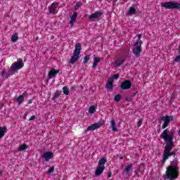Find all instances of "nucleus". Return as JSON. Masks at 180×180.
<instances>
[{"instance_id":"1","label":"nucleus","mask_w":180,"mask_h":180,"mask_svg":"<svg viewBox=\"0 0 180 180\" xmlns=\"http://www.w3.org/2000/svg\"><path fill=\"white\" fill-rule=\"evenodd\" d=\"M178 160L174 159L171 165L167 167L165 178L166 179L174 180L179 176V171L178 170Z\"/></svg>"},{"instance_id":"2","label":"nucleus","mask_w":180,"mask_h":180,"mask_svg":"<svg viewBox=\"0 0 180 180\" xmlns=\"http://www.w3.org/2000/svg\"><path fill=\"white\" fill-rule=\"evenodd\" d=\"M174 141L166 143L164 149V154L162 155L163 159L162 160V165H165V162L167 161V160H168V158H169V157H172V155H173V157H175V155H176V150L172 151V148H174Z\"/></svg>"},{"instance_id":"3","label":"nucleus","mask_w":180,"mask_h":180,"mask_svg":"<svg viewBox=\"0 0 180 180\" xmlns=\"http://www.w3.org/2000/svg\"><path fill=\"white\" fill-rule=\"evenodd\" d=\"M168 133H169V129H166L163 131V132L160 136L161 139H163V140H165V143H172L174 141V131H172L169 133V134H168Z\"/></svg>"},{"instance_id":"4","label":"nucleus","mask_w":180,"mask_h":180,"mask_svg":"<svg viewBox=\"0 0 180 180\" xmlns=\"http://www.w3.org/2000/svg\"><path fill=\"white\" fill-rule=\"evenodd\" d=\"M81 43L75 44V51L73 56L71 57L69 63L70 64H74L75 61H77L79 58V54H81Z\"/></svg>"},{"instance_id":"5","label":"nucleus","mask_w":180,"mask_h":180,"mask_svg":"<svg viewBox=\"0 0 180 180\" xmlns=\"http://www.w3.org/2000/svg\"><path fill=\"white\" fill-rule=\"evenodd\" d=\"M160 5L162 8H165V9H180V4L174 1L160 3Z\"/></svg>"},{"instance_id":"6","label":"nucleus","mask_w":180,"mask_h":180,"mask_svg":"<svg viewBox=\"0 0 180 180\" xmlns=\"http://www.w3.org/2000/svg\"><path fill=\"white\" fill-rule=\"evenodd\" d=\"M141 44H143V41H140L139 44V41H136L135 42V47L132 49L133 53L134 56H136V57H139L140 56V53L142 51L141 49Z\"/></svg>"},{"instance_id":"7","label":"nucleus","mask_w":180,"mask_h":180,"mask_svg":"<svg viewBox=\"0 0 180 180\" xmlns=\"http://www.w3.org/2000/svg\"><path fill=\"white\" fill-rule=\"evenodd\" d=\"M102 126H103V124L101 122L92 124L91 126L87 127V129L84 131V134H86L88 131H94V130H96V129H99V127H102Z\"/></svg>"},{"instance_id":"8","label":"nucleus","mask_w":180,"mask_h":180,"mask_svg":"<svg viewBox=\"0 0 180 180\" xmlns=\"http://www.w3.org/2000/svg\"><path fill=\"white\" fill-rule=\"evenodd\" d=\"M24 65L25 64L23 63V60L18 59V61L12 64L11 67L15 68L18 71V70H20V68H23Z\"/></svg>"},{"instance_id":"9","label":"nucleus","mask_w":180,"mask_h":180,"mask_svg":"<svg viewBox=\"0 0 180 180\" xmlns=\"http://www.w3.org/2000/svg\"><path fill=\"white\" fill-rule=\"evenodd\" d=\"M121 89L127 90L131 88V82L130 80H125L121 83Z\"/></svg>"},{"instance_id":"10","label":"nucleus","mask_w":180,"mask_h":180,"mask_svg":"<svg viewBox=\"0 0 180 180\" xmlns=\"http://www.w3.org/2000/svg\"><path fill=\"white\" fill-rule=\"evenodd\" d=\"M53 155L54 153L53 152L48 151L44 153L43 157L45 161L49 162L50 160H51V158H53Z\"/></svg>"},{"instance_id":"11","label":"nucleus","mask_w":180,"mask_h":180,"mask_svg":"<svg viewBox=\"0 0 180 180\" xmlns=\"http://www.w3.org/2000/svg\"><path fill=\"white\" fill-rule=\"evenodd\" d=\"M103 15V12L96 11L89 16V19H99Z\"/></svg>"},{"instance_id":"12","label":"nucleus","mask_w":180,"mask_h":180,"mask_svg":"<svg viewBox=\"0 0 180 180\" xmlns=\"http://www.w3.org/2000/svg\"><path fill=\"white\" fill-rule=\"evenodd\" d=\"M105 171V166H98L95 172V176H101L102 173Z\"/></svg>"},{"instance_id":"13","label":"nucleus","mask_w":180,"mask_h":180,"mask_svg":"<svg viewBox=\"0 0 180 180\" xmlns=\"http://www.w3.org/2000/svg\"><path fill=\"white\" fill-rule=\"evenodd\" d=\"M57 5H58V3H53L50 8H49V13H53V15H56L57 13Z\"/></svg>"},{"instance_id":"14","label":"nucleus","mask_w":180,"mask_h":180,"mask_svg":"<svg viewBox=\"0 0 180 180\" xmlns=\"http://www.w3.org/2000/svg\"><path fill=\"white\" fill-rule=\"evenodd\" d=\"M160 119L161 120H164L166 123H169V122L174 120V117L172 115L162 116Z\"/></svg>"},{"instance_id":"15","label":"nucleus","mask_w":180,"mask_h":180,"mask_svg":"<svg viewBox=\"0 0 180 180\" xmlns=\"http://www.w3.org/2000/svg\"><path fill=\"white\" fill-rule=\"evenodd\" d=\"M8 128H6V127H0V140L5 137V134H6Z\"/></svg>"},{"instance_id":"16","label":"nucleus","mask_w":180,"mask_h":180,"mask_svg":"<svg viewBox=\"0 0 180 180\" xmlns=\"http://www.w3.org/2000/svg\"><path fill=\"white\" fill-rule=\"evenodd\" d=\"M16 72H18V70L11 66L10 69L8 71L7 78L12 75H15Z\"/></svg>"},{"instance_id":"17","label":"nucleus","mask_w":180,"mask_h":180,"mask_svg":"<svg viewBox=\"0 0 180 180\" xmlns=\"http://www.w3.org/2000/svg\"><path fill=\"white\" fill-rule=\"evenodd\" d=\"M78 18V13L75 12L72 14L70 18V24L71 26H74V22H75V19Z\"/></svg>"},{"instance_id":"18","label":"nucleus","mask_w":180,"mask_h":180,"mask_svg":"<svg viewBox=\"0 0 180 180\" xmlns=\"http://www.w3.org/2000/svg\"><path fill=\"white\" fill-rule=\"evenodd\" d=\"M126 61V58H121L115 61V65L117 67H120V65H123V63Z\"/></svg>"},{"instance_id":"19","label":"nucleus","mask_w":180,"mask_h":180,"mask_svg":"<svg viewBox=\"0 0 180 180\" xmlns=\"http://www.w3.org/2000/svg\"><path fill=\"white\" fill-rule=\"evenodd\" d=\"M58 72H60V70L52 69L49 72V77H56V75H57V74H58Z\"/></svg>"},{"instance_id":"20","label":"nucleus","mask_w":180,"mask_h":180,"mask_svg":"<svg viewBox=\"0 0 180 180\" xmlns=\"http://www.w3.org/2000/svg\"><path fill=\"white\" fill-rule=\"evenodd\" d=\"M105 88L107 89H110V91H112V89H113V82H112V80H111V79H109L108 80V83L106 84Z\"/></svg>"},{"instance_id":"21","label":"nucleus","mask_w":180,"mask_h":180,"mask_svg":"<svg viewBox=\"0 0 180 180\" xmlns=\"http://www.w3.org/2000/svg\"><path fill=\"white\" fill-rule=\"evenodd\" d=\"M106 158H101L98 164V167H105V164H106Z\"/></svg>"},{"instance_id":"22","label":"nucleus","mask_w":180,"mask_h":180,"mask_svg":"<svg viewBox=\"0 0 180 180\" xmlns=\"http://www.w3.org/2000/svg\"><path fill=\"white\" fill-rule=\"evenodd\" d=\"M133 165L130 164L128 166L125 167L124 172L126 173V175H129L130 174V169H132Z\"/></svg>"},{"instance_id":"23","label":"nucleus","mask_w":180,"mask_h":180,"mask_svg":"<svg viewBox=\"0 0 180 180\" xmlns=\"http://www.w3.org/2000/svg\"><path fill=\"white\" fill-rule=\"evenodd\" d=\"M27 147L26 143L22 144L18 147V151H25V150H27Z\"/></svg>"},{"instance_id":"24","label":"nucleus","mask_w":180,"mask_h":180,"mask_svg":"<svg viewBox=\"0 0 180 180\" xmlns=\"http://www.w3.org/2000/svg\"><path fill=\"white\" fill-rule=\"evenodd\" d=\"M18 39H19V36L18 33H14L11 37V41L15 43V41H18Z\"/></svg>"},{"instance_id":"25","label":"nucleus","mask_w":180,"mask_h":180,"mask_svg":"<svg viewBox=\"0 0 180 180\" xmlns=\"http://www.w3.org/2000/svg\"><path fill=\"white\" fill-rule=\"evenodd\" d=\"M24 98H25V93L22 94V95H20V96H18V97L17 98V102H18V103H23Z\"/></svg>"},{"instance_id":"26","label":"nucleus","mask_w":180,"mask_h":180,"mask_svg":"<svg viewBox=\"0 0 180 180\" xmlns=\"http://www.w3.org/2000/svg\"><path fill=\"white\" fill-rule=\"evenodd\" d=\"M95 112H96V108H95V105L90 106L89 108V113H90V115H93V113H95Z\"/></svg>"},{"instance_id":"27","label":"nucleus","mask_w":180,"mask_h":180,"mask_svg":"<svg viewBox=\"0 0 180 180\" xmlns=\"http://www.w3.org/2000/svg\"><path fill=\"white\" fill-rule=\"evenodd\" d=\"M111 127L112 131H116L117 129H116V121L115 120H111Z\"/></svg>"},{"instance_id":"28","label":"nucleus","mask_w":180,"mask_h":180,"mask_svg":"<svg viewBox=\"0 0 180 180\" xmlns=\"http://www.w3.org/2000/svg\"><path fill=\"white\" fill-rule=\"evenodd\" d=\"M121 99H122V95L121 94H116L114 97V101L115 102H120Z\"/></svg>"},{"instance_id":"29","label":"nucleus","mask_w":180,"mask_h":180,"mask_svg":"<svg viewBox=\"0 0 180 180\" xmlns=\"http://www.w3.org/2000/svg\"><path fill=\"white\" fill-rule=\"evenodd\" d=\"M64 95H70V90H68V87L64 86L63 88Z\"/></svg>"},{"instance_id":"30","label":"nucleus","mask_w":180,"mask_h":180,"mask_svg":"<svg viewBox=\"0 0 180 180\" xmlns=\"http://www.w3.org/2000/svg\"><path fill=\"white\" fill-rule=\"evenodd\" d=\"M134 13H136V8H134V7H130L129 10V14L134 15Z\"/></svg>"},{"instance_id":"31","label":"nucleus","mask_w":180,"mask_h":180,"mask_svg":"<svg viewBox=\"0 0 180 180\" xmlns=\"http://www.w3.org/2000/svg\"><path fill=\"white\" fill-rule=\"evenodd\" d=\"M58 96H60V91H56V92L55 93V94L52 97V101H56V99H57V98H58Z\"/></svg>"},{"instance_id":"32","label":"nucleus","mask_w":180,"mask_h":180,"mask_svg":"<svg viewBox=\"0 0 180 180\" xmlns=\"http://www.w3.org/2000/svg\"><path fill=\"white\" fill-rule=\"evenodd\" d=\"M119 77H120V75L117 73V74L114 75L113 77L112 78H110V79L113 82V81H115V79H117L119 78Z\"/></svg>"},{"instance_id":"33","label":"nucleus","mask_w":180,"mask_h":180,"mask_svg":"<svg viewBox=\"0 0 180 180\" xmlns=\"http://www.w3.org/2000/svg\"><path fill=\"white\" fill-rule=\"evenodd\" d=\"M101 60H103V58H98V57H94V63H98L99 61H101Z\"/></svg>"},{"instance_id":"34","label":"nucleus","mask_w":180,"mask_h":180,"mask_svg":"<svg viewBox=\"0 0 180 180\" xmlns=\"http://www.w3.org/2000/svg\"><path fill=\"white\" fill-rule=\"evenodd\" d=\"M89 55H87L86 56H84V64H86V63H88V61H89Z\"/></svg>"},{"instance_id":"35","label":"nucleus","mask_w":180,"mask_h":180,"mask_svg":"<svg viewBox=\"0 0 180 180\" xmlns=\"http://www.w3.org/2000/svg\"><path fill=\"white\" fill-rule=\"evenodd\" d=\"M54 172V167H50L49 171L47 172L48 175H50V174Z\"/></svg>"},{"instance_id":"36","label":"nucleus","mask_w":180,"mask_h":180,"mask_svg":"<svg viewBox=\"0 0 180 180\" xmlns=\"http://www.w3.org/2000/svg\"><path fill=\"white\" fill-rule=\"evenodd\" d=\"M137 92H139V91H137V89L135 88V89L132 91L131 96H136V95H137Z\"/></svg>"},{"instance_id":"37","label":"nucleus","mask_w":180,"mask_h":180,"mask_svg":"<svg viewBox=\"0 0 180 180\" xmlns=\"http://www.w3.org/2000/svg\"><path fill=\"white\" fill-rule=\"evenodd\" d=\"M180 61V55L177 56L174 60V63H179Z\"/></svg>"},{"instance_id":"38","label":"nucleus","mask_w":180,"mask_h":180,"mask_svg":"<svg viewBox=\"0 0 180 180\" xmlns=\"http://www.w3.org/2000/svg\"><path fill=\"white\" fill-rule=\"evenodd\" d=\"M81 6H82V3L81 1H77V2L76 3L75 7H76V8H79V7H81Z\"/></svg>"},{"instance_id":"39","label":"nucleus","mask_w":180,"mask_h":180,"mask_svg":"<svg viewBox=\"0 0 180 180\" xmlns=\"http://www.w3.org/2000/svg\"><path fill=\"white\" fill-rule=\"evenodd\" d=\"M168 124H169V123L165 122L164 124L162 125V129H165L166 127H168Z\"/></svg>"},{"instance_id":"40","label":"nucleus","mask_w":180,"mask_h":180,"mask_svg":"<svg viewBox=\"0 0 180 180\" xmlns=\"http://www.w3.org/2000/svg\"><path fill=\"white\" fill-rule=\"evenodd\" d=\"M141 124H143V120H139L138 123H137L138 127H140V126H141Z\"/></svg>"},{"instance_id":"41","label":"nucleus","mask_w":180,"mask_h":180,"mask_svg":"<svg viewBox=\"0 0 180 180\" xmlns=\"http://www.w3.org/2000/svg\"><path fill=\"white\" fill-rule=\"evenodd\" d=\"M138 39H139V40H138V41H139V44H140V41H141V34H138Z\"/></svg>"},{"instance_id":"42","label":"nucleus","mask_w":180,"mask_h":180,"mask_svg":"<svg viewBox=\"0 0 180 180\" xmlns=\"http://www.w3.org/2000/svg\"><path fill=\"white\" fill-rule=\"evenodd\" d=\"M36 119V115H32L30 119L29 120L30 121H32V120H34Z\"/></svg>"},{"instance_id":"43","label":"nucleus","mask_w":180,"mask_h":180,"mask_svg":"<svg viewBox=\"0 0 180 180\" xmlns=\"http://www.w3.org/2000/svg\"><path fill=\"white\" fill-rule=\"evenodd\" d=\"M6 72V70L4 69V70L1 72V77H4Z\"/></svg>"},{"instance_id":"44","label":"nucleus","mask_w":180,"mask_h":180,"mask_svg":"<svg viewBox=\"0 0 180 180\" xmlns=\"http://www.w3.org/2000/svg\"><path fill=\"white\" fill-rule=\"evenodd\" d=\"M98 65V63L94 62L93 63V68H95Z\"/></svg>"},{"instance_id":"45","label":"nucleus","mask_w":180,"mask_h":180,"mask_svg":"<svg viewBox=\"0 0 180 180\" xmlns=\"http://www.w3.org/2000/svg\"><path fill=\"white\" fill-rule=\"evenodd\" d=\"M108 178H112V172H108Z\"/></svg>"},{"instance_id":"46","label":"nucleus","mask_w":180,"mask_h":180,"mask_svg":"<svg viewBox=\"0 0 180 180\" xmlns=\"http://www.w3.org/2000/svg\"><path fill=\"white\" fill-rule=\"evenodd\" d=\"M30 103H32V99H30L28 102V105H30Z\"/></svg>"},{"instance_id":"47","label":"nucleus","mask_w":180,"mask_h":180,"mask_svg":"<svg viewBox=\"0 0 180 180\" xmlns=\"http://www.w3.org/2000/svg\"><path fill=\"white\" fill-rule=\"evenodd\" d=\"M2 174H4V171L0 170V175H2Z\"/></svg>"},{"instance_id":"48","label":"nucleus","mask_w":180,"mask_h":180,"mask_svg":"<svg viewBox=\"0 0 180 180\" xmlns=\"http://www.w3.org/2000/svg\"><path fill=\"white\" fill-rule=\"evenodd\" d=\"M131 98H127V101H131Z\"/></svg>"},{"instance_id":"49","label":"nucleus","mask_w":180,"mask_h":180,"mask_svg":"<svg viewBox=\"0 0 180 180\" xmlns=\"http://www.w3.org/2000/svg\"><path fill=\"white\" fill-rule=\"evenodd\" d=\"M179 55H180V46H179Z\"/></svg>"},{"instance_id":"50","label":"nucleus","mask_w":180,"mask_h":180,"mask_svg":"<svg viewBox=\"0 0 180 180\" xmlns=\"http://www.w3.org/2000/svg\"><path fill=\"white\" fill-rule=\"evenodd\" d=\"M120 160H123V157H120Z\"/></svg>"},{"instance_id":"51","label":"nucleus","mask_w":180,"mask_h":180,"mask_svg":"<svg viewBox=\"0 0 180 180\" xmlns=\"http://www.w3.org/2000/svg\"><path fill=\"white\" fill-rule=\"evenodd\" d=\"M115 1H117V0H115Z\"/></svg>"}]
</instances>
